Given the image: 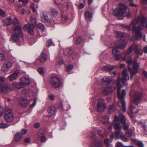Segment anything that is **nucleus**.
<instances>
[{
	"label": "nucleus",
	"mask_w": 147,
	"mask_h": 147,
	"mask_svg": "<svg viewBox=\"0 0 147 147\" xmlns=\"http://www.w3.org/2000/svg\"><path fill=\"white\" fill-rule=\"evenodd\" d=\"M116 147H123V145L121 143L119 142L117 143Z\"/></svg>",
	"instance_id": "61"
},
{
	"label": "nucleus",
	"mask_w": 147,
	"mask_h": 147,
	"mask_svg": "<svg viewBox=\"0 0 147 147\" xmlns=\"http://www.w3.org/2000/svg\"><path fill=\"white\" fill-rule=\"evenodd\" d=\"M35 24L38 28L42 30H45V26L42 23H40L37 24Z\"/></svg>",
	"instance_id": "40"
},
{
	"label": "nucleus",
	"mask_w": 147,
	"mask_h": 147,
	"mask_svg": "<svg viewBox=\"0 0 147 147\" xmlns=\"http://www.w3.org/2000/svg\"><path fill=\"white\" fill-rule=\"evenodd\" d=\"M119 119L118 116L115 115L114 117L113 123L114 128L116 130H121L122 126L119 122H118Z\"/></svg>",
	"instance_id": "13"
},
{
	"label": "nucleus",
	"mask_w": 147,
	"mask_h": 147,
	"mask_svg": "<svg viewBox=\"0 0 147 147\" xmlns=\"http://www.w3.org/2000/svg\"><path fill=\"white\" fill-rule=\"evenodd\" d=\"M23 33L20 27L18 26L15 27L14 30L13 34L12 36V39L15 42H17L19 40V37H22Z\"/></svg>",
	"instance_id": "5"
},
{
	"label": "nucleus",
	"mask_w": 147,
	"mask_h": 147,
	"mask_svg": "<svg viewBox=\"0 0 147 147\" xmlns=\"http://www.w3.org/2000/svg\"><path fill=\"white\" fill-rule=\"evenodd\" d=\"M68 17L67 16H62V19L65 21L67 20H68Z\"/></svg>",
	"instance_id": "63"
},
{
	"label": "nucleus",
	"mask_w": 147,
	"mask_h": 147,
	"mask_svg": "<svg viewBox=\"0 0 147 147\" xmlns=\"http://www.w3.org/2000/svg\"><path fill=\"white\" fill-rule=\"evenodd\" d=\"M127 45V43L125 41H123L120 43L118 42H117L115 43V45L116 47L120 49L124 48Z\"/></svg>",
	"instance_id": "22"
},
{
	"label": "nucleus",
	"mask_w": 147,
	"mask_h": 147,
	"mask_svg": "<svg viewBox=\"0 0 147 147\" xmlns=\"http://www.w3.org/2000/svg\"><path fill=\"white\" fill-rule=\"evenodd\" d=\"M38 72L40 74H44L43 69L42 67L39 68L38 70Z\"/></svg>",
	"instance_id": "56"
},
{
	"label": "nucleus",
	"mask_w": 147,
	"mask_h": 147,
	"mask_svg": "<svg viewBox=\"0 0 147 147\" xmlns=\"http://www.w3.org/2000/svg\"><path fill=\"white\" fill-rule=\"evenodd\" d=\"M46 140V138L44 136H42L40 138V141L41 142H45Z\"/></svg>",
	"instance_id": "55"
},
{
	"label": "nucleus",
	"mask_w": 147,
	"mask_h": 147,
	"mask_svg": "<svg viewBox=\"0 0 147 147\" xmlns=\"http://www.w3.org/2000/svg\"><path fill=\"white\" fill-rule=\"evenodd\" d=\"M112 132H113L112 131ZM114 136V134L112 132L111 134L110 135V138L111 140V142H112L113 140V138Z\"/></svg>",
	"instance_id": "59"
},
{
	"label": "nucleus",
	"mask_w": 147,
	"mask_h": 147,
	"mask_svg": "<svg viewBox=\"0 0 147 147\" xmlns=\"http://www.w3.org/2000/svg\"><path fill=\"white\" fill-rule=\"evenodd\" d=\"M123 125V129L125 130L128 131L129 128V125L128 124L126 123L122 124Z\"/></svg>",
	"instance_id": "43"
},
{
	"label": "nucleus",
	"mask_w": 147,
	"mask_h": 147,
	"mask_svg": "<svg viewBox=\"0 0 147 147\" xmlns=\"http://www.w3.org/2000/svg\"><path fill=\"white\" fill-rule=\"evenodd\" d=\"M49 98L50 100H54V96L53 95H50L49 96Z\"/></svg>",
	"instance_id": "62"
},
{
	"label": "nucleus",
	"mask_w": 147,
	"mask_h": 147,
	"mask_svg": "<svg viewBox=\"0 0 147 147\" xmlns=\"http://www.w3.org/2000/svg\"><path fill=\"white\" fill-rule=\"evenodd\" d=\"M144 28V25L140 24L139 25L138 27H137V30L136 31H140L141 30H142Z\"/></svg>",
	"instance_id": "45"
},
{
	"label": "nucleus",
	"mask_w": 147,
	"mask_h": 147,
	"mask_svg": "<svg viewBox=\"0 0 147 147\" xmlns=\"http://www.w3.org/2000/svg\"><path fill=\"white\" fill-rule=\"evenodd\" d=\"M34 26L33 24H28L25 25L23 27L24 30L27 31L30 34L33 35L34 33Z\"/></svg>",
	"instance_id": "14"
},
{
	"label": "nucleus",
	"mask_w": 147,
	"mask_h": 147,
	"mask_svg": "<svg viewBox=\"0 0 147 147\" xmlns=\"http://www.w3.org/2000/svg\"><path fill=\"white\" fill-rule=\"evenodd\" d=\"M40 17L42 22H44L50 23L51 20L48 18L47 13L42 11L41 12L40 14Z\"/></svg>",
	"instance_id": "16"
},
{
	"label": "nucleus",
	"mask_w": 147,
	"mask_h": 147,
	"mask_svg": "<svg viewBox=\"0 0 147 147\" xmlns=\"http://www.w3.org/2000/svg\"><path fill=\"white\" fill-rule=\"evenodd\" d=\"M13 86L18 89H20L23 88L22 84L20 82H15L13 83Z\"/></svg>",
	"instance_id": "29"
},
{
	"label": "nucleus",
	"mask_w": 147,
	"mask_h": 147,
	"mask_svg": "<svg viewBox=\"0 0 147 147\" xmlns=\"http://www.w3.org/2000/svg\"><path fill=\"white\" fill-rule=\"evenodd\" d=\"M8 127L7 125L4 123L0 124V128H6Z\"/></svg>",
	"instance_id": "51"
},
{
	"label": "nucleus",
	"mask_w": 147,
	"mask_h": 147,
	"mask_svg": "<svg viewBox=\"0 0 147 147\" xmlns=\"http://www.w3.org/2000/svg\"><path fill=\"white\" fill-rule=\"evenodd\" d=\"M147 22V19L146 18H142L141 20V24L144 25V24Z\"/></svg>",
	"instance_id": "47"
},
{
	"label": "nucleus",
	"mask_w": 147,
	"mask_h": 147,
	"mask_svg": "<svg viewBox=\"0 0 147 147\" xmlns=\"http://www.w3.org/2000/svg\"><path fill=\"white\" fill-rule=\"evenodd\" d=\"M51 85L53 88H58L62 86L63 84L60 79L57 76H51L50 80Z\"/></svg>",
	"instance_id": "7"
},
{
	"label": "nucleus",
	"mask_w": 147,
	"mask_h": 147,
	"mask_svg": "<svg viewBox=\"0 0 147 147\" xmlns=\"http://www.w3.org/2000/svg\"><path fill=\"white\" fill-rule=\"evenodd\" d=\"M118 130L115 131V136L117 138L119 139L123 135V133L121 132V130Z\"/></svg>",
	"instance_id": "36"
},
{
	"label": "nucleus",
	"mask_w": 147,
	"mask_h": 147,
	"mask_svg": "<svg viewBox=\"0 0 147 147\" xmlns=\"http://www.w3.org/2000/svg\"><path fill=\"white\" fill-rule=\"evenodd\" d=\"M14 89L5 83H0V93L6 94L10 91H13Z\"/></svg>",
	"instance_id": "8"
},
{
	"label": "nucleus",
	"mask_w": 147,
	"mask_h": 147,
	"mask_svg": "<svg viewBox=\"0 0 147 147\" xmlns=\"http://www.w3.org/2000/svg\"><path fill=\"white\" fill-rule=\"evenodd\" d=\"M140 18L139 17L135 18L131 22L129 26L126 25L125 28L129 31L132 30L134 31H136L137 30L136 25L140 22Z\"/></svg>",
	"instance_id": "9"
},
{
	"label": "nucleus",
	"mask_w": 147,
	"mask_h": 147,
	"mask_svg": "<svg viewBox=\"0 0 147 147\" xmlns=\"http://www.w3.org/2000/svg\"><path fill=\"white\" fill-rule=\"evenodd\" d=\"M20 81L23 87L25 85H29L30 82L29 79L26 78H22L21 79Z\"/></svg>",
	"instance_id": "23"
},
{
	"label": "nucleus",
	"mask_w": 147,
	"mask_h": 147,
	"mask_svg": "<svg viewBox=\"0 0 147 147\" xmlns=\"http://www.w3.org/2000/svg\"><path fill=\"white\" fill-rule=\"evenodd\" d=\"M129 94L131 97L134 98L131 103L130 107L131 112L129 113L128 112L129 116L131 117H133L134 114L138 111L135 105H138L140 103L142 94L139 92L132 90L130 92Z\"/></svg>",
	"instance_id": "1"
},
{
	"label": "nucleus",
	"mask_w": 147,
	"mask_h": 147,
	"mask_svg": "<svg viewBox=\"0 0 147 147\" xmlns=\"http://www.w3.org/2000/svg\"><path fill=\"white\" fill-rule=\"evenodd\" d=\"M105 131V129L103 128L99 129L98 130V132L100 136H101L102 138L104 137L103 134L104 133Z\"/></svg>",
	"instance_id": "37"
},
{
	"label": "nucleus",
	"mask_w": 147,
	"mask_h": 147,
	"mask_svg": "<svg viewBox=\"0 0 147 147\" xmlns=\"http://www.w3.org/2000/svg\"><path fill=\"white\" fill-rule=\"evenodd\" d=\"M136 144L138 147H144V144L141 141H138L136 142Z\"/></svg>",
	"instance_id": "44"
},
{
	"label": "nucleus",
	"mask_w": 147,
	"mask_h": 147,
	"mask_svg": "<svg viewBox=\"0 0 147 147\" xmlns=\"http://www.w3.org/2000/svg\"><path fill=\"white\" fill-rule=\"evenodd\" d=\"M134 50L135 53L140 55H142L143 53L142 50L139 49V46L136 44H134L131 45L128 51H124L123 53L125 56L131 53Z\"/></svg>",
	"instance_id": "4"
},
{
	"label": "nucleus",
	"mask_w": 147,
	"mask_h": 147,
	"mask_svg": "<svg viewBox=\"0 0 147 147\" xmlns=\"http://www.w3.org/2000/svg\"><path fill=\"white\" fill-rule=\"evenodd\" d=\"M11 16H9L5 19H3L2 21L5 25L8 26L11 24Z\"/></svg>",
	"instance_id": "24"
},
{
	"label": "nucleus",
	"mask_w": 147,
	"mask_h": 147,
	"mask_svg": "<svg viewBox=\"0 0 147 147\" xmlns=\"http://www.w3.org/2000/svg\"><path fill=\"white\" fill-rule=\"evenodd\" d=\"M4 110L3 107L0 105V117L2 116Z\"/></svg>",
	"instance_id": "52"
},
{
	"label": "nucleus",
	"mask_w": 147,
	"mask_h": 147,
	"mask_svg": "<svg viewBox=\"0 0 147 147\" xmlns=\"http://www.w3.org/2000/svg\"><path fill=\"white\" fill-rule=\"evenodd\" d=\"M47 59V56L45 53H42L40 57V61L41 62H44Z\"/></svg>",
	"instance_id": "32"
},
{
	"label": "nucleus",
	"mask_w": 147,
	"mask_h": 147,
	"mask_svg": "<svg viewBox=\"0 0 147 147\" xmlns=\"http://www.w3.org/2000/svg\"><path fill=\"white\" fill-rule=\"evenodd\" d=\"M22 136V135L20 132H17L16 134L15 137L14 138L15 141L16 142L19 141L20 140Z\"/></svg>",
	"instance_id": "31"
},
{
	"label": "nucleus",
	"mask_w": 147,
	"mask_h": 147,
	"mask_svg": "<svg viewBox=\"0 0 147 147\" xmlns=\"http://www.w3.org/2000/svg\"><path fill=\"white\" fill-rule=\"evenodd\" d=\"M115 35L117 37H123L126 36V34L125 33H122L120 31H115Z\"/></svg>",
	"instance_id": "30"
},
{
	"label": "nucleus",
	"mask_w": 147,
	"mask_h": 147,
	"mask_svg": "<svg viewBox=\"0 0 147 147\" xmlns=\"http://www.w3.org/2000/svg\"><path fill=\"white\" fill-rule=\"evenodd\" d=\"M73 68V67L71 65H69L67 66L66 68V69L67 71H69L71 70Z\"/></svg>",
	"instance_id": "54"
},
{
	"label": "nucleus",
	"mask_w": 147,
	"mask_h": 147,
	"mask_svg": "<svg viewBox=\"0 0 147 147\" xmlns=\"http://www.w3.org/2000/svg\"><path fill=\"white\" fill-rule=\"evenodd\" d=\"M97 109L98 111L102 112L106 108V105L104 100L102 98L99 99L97 105Z\"/></svg>",
	"instance_id": "11"
},
{
	"label": "nucleus",
	"mask_w": 147,
	"mask_h": 147,
	"mask_svg": "<svg viewBox=\"0 0 147 147\" xmlns=\"http://www.w3.org/2000/svg\"><path fill=\"white\" fill-rule=\"evenodd\" d=\"M136 32V36L137 38L141 39L142 38V34L141 31H135Z\"/></svg>",
	"instance_id": "38"
},
{
	"label": "nucleus",
	"mask_w": 147,
	"mask_h": 147,
	"mask_svg": "<svg viewBox=\"0 0 147 147\" xmlns=\"http://www.w3.org/2000/svg\"><path fill=\"white\" fill-rule=\"evenodd\" d=\"M139 69V65L136 61H134L133 63V68L129 67V70L131 74L130 78L131 79H133L134 75L137 73Z\"/></svg>",
	"instance_id": "10"
},
{
	"label": "nucleus",
	"mask_w": 147,
	"mask_h": 147,
	"mask_svg": "<svg viewBox=\"0 0 147 147\" xmlns=\"http://www.w3.org/2000/svg\"><path fill=\"white\" fill-rule=\"evenodd\" d=\"M121 110V107L118 102H115L113 105L109 107V110L111 112L116 111H119Z\"/></svg>",
	"instance_id": "15"
},
{
	"label": "nucleus",
	"mask_w": 147,
	"mask_h": 147,
	"mask_svg": "<svg viewBox=\"0 0 147 147\" xmlns=\"http://www.w3.org/2000/svg\"><path fill=\"white\" fill-rule=\"evenodd\" d=\"M138 124L142 125V127L144 128V133L147 135V126L145 124L142 122H138Z\"/></svg>",
	"instance_id": "34"
},
{
	"label": "nucleus",
	"mask_w": 147,
	"mask_h": 147,
	"mask_svg": "<svg viewBox=\"0 0 147 147\" xmlns=\"http://www.w3.org/2000/svg\"><path fill=\"white\" fill-rule=\"evenodd\" d=\"M112 53L114 58L116 60H118L121 57V53L116 48L113 49Z\"/></svg>",
	"instance_id": "17"
},
{
	"label": "nucleus",
	"mask_w": 147,
	"mask_h": 147,
	"mask_svg": "<svg viewBox=\"0 0 147 147\" xmlns=\"http://www.w3.org/2000/svg\"><path fill=\"white\" fill-rule=\"evenodd\" d=\"M102 81L105 82H110L112 80V77H111L105 76L102 79Z\"/></svg>",
	"instance_id": "35"
},
{
	"label": "nucleus",
	"mask_w": 147,
	"mask_h": 147,
	"mask_svg": "<svg viewBox=\"0 0 147 147\" xmlns=\"http://www.w3.org/2000/svg\"><path fill=\"white\" fill-rule=\"evenodd\" d=\"M116 84L117 87V93L118 97L119 98L122 100L121 104L122 107V109L124 112L126 111V103L125 101L124 100L125 96L126 95V92L125 90H123L122 92H120V90L122 88V85L120 84V80L118 78L116 82Z\"/></svg>",
	"instance_id": "3"
},
{
	"label": "nucleus",
	"mask_w": 147,
	"mask_h": 147,
	"mask_svg": "<svg viewBox=\"0 0 147 147\" xmlns=\"http://www.w3.org/2000/svg\"><path fill=\"white\" fill-rule=\"evenodd\" d=\"M85 15L86 18H91L92 16V13L88 11H87L85 12Z\"/></svg>",
	"instance_id": "41"
},
{
	"label": "nucleus",
	"mask_w": 147,
	"mask_h": 147,
	"mask_svg": "<svg viewBox=\"0 0 147 147\" xmlns=\"http://www.w3.org/2000/svg\"><path fill=\"white\" fill-rule=\"evenodd\" d=\"M102 119V121L104 124H106L109 122V117L107 115H105L101 117Z\"/></svg>",
	"instance_id": "33"
},
{
	"label": "nucleus",
	"mask_w": 147,
	"mask_h": 147,
	"mask_svg": "<svg viewBox=\"0 0 147 147\" xmlns=\"http://www.w3.org/2000/svg\"><path fill=\"white\" fill-rule=\"evenodd\" d=\"M142 74L146 78H147V71H143L142 72Z\"/></svg>",
	"instance_id": "64"
},
{
	"label": "nucleus",
	"mask_w": 147,
	"mask_h": 147,
	"mask_svg": "<svg viewBox=\"0 0 147 147\" xmlns=\"http://www.w3.org/2000/svg\"><path fill=\"white\" fill-rule=\"evenodd\" d=\"M12 65L9 62L7 63H4L1 68V70L3 72L6 73L8 71L9 69L11 67Z\"/></svg>",
	"instance_id": "18"
},
{
	"label": "nucleus",
	"mask_w": 147,
	"mask_h": 147,
	"mask_svg": "<svg viewBox=\"0 0 147 147\" xmlns=\"http://www.w3.org/2000/svg\"><path fill=\"white\" fill-rule=\"evenodd\" d=\"M82 41V38L80 37H78L76 38V42L77 44H79Z\"/></svg>",
	"instance_id": "46"
},
{
	"label": "nucleus",
	"mask_w": 147,
	"mask_h": 147,
	"mask_svg": "<svg viewBox=\"0 0 147 147\" xmlns=\"http://www.w3.org/2000/svg\"><path fill=\"white\" fill-rule=\"evenodd\" d=\"M27 132V130L26 129H22L21 130V134L22 135L23 134H24L26 133Z\"/></svg>",
	"instance_id": "58"
},
{
	"label": "nucleus",
	"mask_w": 147,
	"mask_h": 147,
	"mask_svg": "<svg viewBox=\"0 0 147 147\" xmlns=\"http://www.w3.org/2000/svg\"><path fill=\"white\" fill-rule=\"evenodd\" d=\"M122 75L123 77L121 78V82L122 83H124L125 82L126 80H129V76H128V74L125 70H124L123 71L122 73Z\"/></svg>",
	"instance_id": "21"
},
{
	"label": "nucleus",
	"mask_w": 147,
	"mask_h": 147,
	"mask_svg": "<svg viewBox=\"0 0 147 147\" xmlns=\"http://www.w3.org/2000/svg\"><path fill=\"white\" fill-rule=\"evenodd\" d=\"M5 119L7 123H12L15 121V117L11 111L9 109H6L4 115Z\"/></svg>",
	"instance_id": "6"
},
{
	"label": "nucleus",
	"mask_w": 147,
	"mask_h": 147,
	"mask_svg": "<svg viewBox=\"0 0 147 147\" xmlns=\"http://www.w3.org/2000/svg\"><path fill=\"white\" fill-rule=\"evenodd\" d=\"M47 46H51L54 45L52 43L51 40H49L47 42Z\"/></svg>",
	"instance_id": "49"
},
{
	"label": "nucleus",
	"mask_w": 147,
	"mask_h": 147,
	"mask_svg": "<svg viewBox=\"0 0 147 147\" xmlns=\"http://www.w3.org/2000/svg\"><path fill=\"white\" fill-rule=\"evenodd\" d=\"M120 138L123 141L128 142V138L123 136V135L121 136Z\"/></svg>",
	"instance_id": "53"
},
{
	"label": "nucleus",
	"mask_w": 147,
	"mask_h": 147,
	"mask_svg": "<svg viewBox=\"0 0 147 147\" xmlns=\"http://www.w3.org/2000/svg\"><path fill=\"white\" fill-rule=\"evenodd\" d=\"M115 89L116 87L114 86H112L108 87L103 90L102 94L104 95H107L113 90H115Z\"/></svg>",
	"instance_id": "19"
},
{
	"label": "nucleus",
	"mask_w": 147,
	"mask_h": 147,
	"mask_svg": "<svg viewBox=\"0 0 147 147\" xmlns=\"http://www.w3.org/2000/svg\"><path fill=\"white\" fill-rule=\"evenodd\" d=\"M109 140L108 138H106L104 141L106 145V147H112L113 145L112 144L109 143Z\"/></svg>",
	"instance_id": "39"
},
{
	"label": "nucleus",
	"mask_w": 147,
	"mask_h": 147,
	"mask_svg": "<svg viewBox=\"0 0 147 147\" xmlns=\"http://www.w3.org/2000/svg\"><path fill=\"white\" fill-rule=\"evenodd\" d=\"M92 138L93 139H94V143L96 147H101V142L100 141H98V138L96 136L95 134H93V136H92Z\"/></svg>",
	"instance_id": "25"
},
{
	"label": "nucleus",
	"mask_w": 147,
	"mask_h": 147,
	"mask_svg": "<svg viewBox=\"0 0 147 147\" xmlns=\"http://www.w3.org/2000/svg\"><path fill=\"white\" fill-rule=\"evenodd\" d=\"M114 67L111 65H107L103 67L102 69L104 71H111L114 69Z\"/></svg>",
	"instance_id": "28"
},
{
	"label": "nucleus",
	"mask_w": 147,
	"mask_h": 147,
	"mask_svg": "<svg viewBox=\"0 0 147 147\" xmlns=\"http://www.w3.org/2000/svg\"><path fill=\"white\" fill-rule=\"evenodd\" d=\"M18 103L20 107L24 108L26 107L28 104L29 103V101L25 98L20 97L18 98Z\"/></svg>",
	"instance_id": "12"
},
{
	"label": "nucleus",
	"mask_w": 147,
	"mask_h": 147,
	"mask_svg": "<svg viewBox=\"0 0 147 147\" xmlns=\"http://www.w3.org/2000/svg\"><path fill=\"white\" fill-rule=\"evenodd\" d=\"M30 20L33 23H35V24H36V18L34 17H31L30 18Z\"/></svg>",
	"instance_id": "57"
},
{
	"label": "nucleus",
	"mask_w": 147,
	"mask_h": 147,
	"mask_svg": "<svg viewBox=\"0 0 147 147\" xmlns=\"http://www.w3.org/2000/svg\"><path fill=\"white\" fill-rule=\"evenodd\" d=\"M113 14L117 17L121 16L122 19L123 17L126 15L127 18H129L131 16V13L129 11V8L127 6L122 3L118 5L117 8L114 9Z\"/></svg>",
	"instance_id": "2"
},
{
	"label": "nucleus",
	"mask_w": 147,
	"mask_h": 147,
	"mask_svg": "<svg viewBox=\"0 0 147 147\" xmlns=\"http://www.w3.org/2000/svg\"><path fill=\"white\" fill-rule=\"evenodd\" d=\"M30 8L32 9L33 11H35V9L34 7V3H32L30 5Z\"/></svg>",
	"instance_id": "60"
},
{
	"label": "nucleus",
	"mask_w": 147,
	"mask_h": 147,
	"mask_svg": "<svg viewBox=\"0 0 147 147\" xmlns=\"http://www.w3.org/2000/svg\"><path fill=\"white\" fill-rule=\"evenodd\" d=\"M51 12L54 16L57 15L58 13L57 9L54 8H52L51 9Z\"/></svg>",
	"instance_id": "42"
},
{
	"label": "nucleus",
	"mask_w": 147,
	"mask_h": 147,
	"mask_svg": "<svg viewBox=\"0 0 147 147\" xmlns=\"http://www.w3.org/2000/svg\"><path fill=\"white\" fill-rule=\"evenodd\" d=\"M19 73V72L18 71H16L13 74L9 75L8 77L10 80L11 81H12L16 79Z\"/></svg>",
	"instance_id": "20"
},
{
	"label": "nucleus",
	"mask_w": 147,
	"mask_h": 147,
	"mask_svg": "<svg viewBox=\"0 0 147 147\" xmlns=\"http://www.w3.org/2000/svg\"><path fill=\"white\" fill-rule=\"evenodd\" d=\"M48 113L50 116L54 115L55 113V108L53 106L49 108L48 109Z\"/></svg>",
	"instance_id": "27"
},
{
	"label": "nucleus",
	"mask_w": 147,
	"mask_h": 147,
	"mask_svg": "<svg viewBox=\"0 0 147 147\" xmlns=\"http://www.w3.org/2000/svg\"><path fill=\"white\" fill-rule=\"evenodd\" d=\"M12 23L13 24L15 25L18 24L19 23V22L15 18L13 20Z\"/></svg>",
	"instance_id": "48"
},
{
	"label": "nucleus",
	"mask_w": 147,
	"mask_h": 147,
	"mask_svg": "<svg viewBox=\"0 0 147 147\" xmlns=\"http://www.w3.org/2000/svg\"><path fill=\"white\" fill-rule=\"evenodd\" d=\"M119 119L121 121L122 124H124L126 123V119L125 116L122 113H119Z\"/></svg>",
	"instance_id": "26"
},
{
	"label": "nucleus",
	"mask_w": 147,
	"mask_h": 147,
	"mask_svg": "<svg viewBox=\"0 0 147 147\" xmlns=\"http://www.w3.org/2000/svg\"><path fill=\"white\" fill-rule=\"evenodd\" d=\"M5 56L3 53H0V60L3 61L5 59Z\"/></svg>",
	"instance_id": "50"
}]
</instances>
